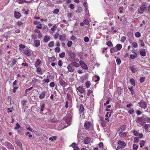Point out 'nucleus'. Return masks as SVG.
Returning a JSON list of instances; mask_svg holds the SVG:
<instances>
[{"label":"nucleus","mask_w":150,"mask_h":150,"mask_svg":"<svg viewBox=\"0 0 150 150\" xmlns=\"http://www.w3.org/2000/svg\"><path fill=\"white\" fill-rule=\"evenodd\" d=\"M76 90H78V91L81 93H83L84 91L85 90L81 87L79 86L76 88Z\"/></svg>","instance_id":"obj_17"},{"label":"nucleus","mask_w":150,"mask_h":150,"mask_svg":"<svg viewBox=\"0 0 150 150\" xmlns=\"http://www.w3.org/2000/svg\"><path fill=\"white\" fill-rule=\"evenodd\" d=\"M42 28V31L43 33H45L48 31V27L47 25H45Z\"/></svg>","instance_id":"obj_22"},{"label":"nucleus","mask_w":150,"mask_h":150,"mask_svg":"<svg viewBox=\"0 0 150 150\" xmlns=\"http://www.w3.org/2000/svg\"><path fill=\"white\" fill-rule=\"evenodd\" d=\"M127 135V133L125 132H120L119 133V136L120 137H125Z\"/></svg>","instance_id":"obj_24"},{"label":"nucleus","mask_w":150,"mask_h":150,"mask_svg":"<svg viewBox=\"0 0 150 150\" xmlns=\"http://www.w3.org/2000/svg\"><path fill=\"white\" fill-rule=\"evenodd\" d=\"M82 134H81V132L79 131L77 134V137L78 138H80Z\"/></svg>","instance_id":"obj_46"},{"label":"nucleus","mask_w":150,"mask_h":150,"mask_svg":"<svg viewBox=\"0 0 150 150\" xmlns=\"http://www.w3.org/2000/svg\"><path fill=\"white\" fill-rule=\"evenodd\" d=\"M111 116V114L108 112H107V114L105 115V116L106 117H110Z\"/></svg>","instance_id":"obj_59"},{"label":"nucleus","mask_w":150,"mask_h":150,"mask_svg":"<svg viewBox=\"0 0 150 150\" xmlns=\"http://www.w3.org/2000/svg\"><path fill=\"white\" fill-rule=\"evenodd\" d=\"M41 68L40 67H38L37 69V71L38 72V73L39 74H40V72L41 71Z\"/></svg>","instance_id":"obj_49"},{"label":"nucleus","mask_w":150,"mask_h":150,"mask_svg":"<svg viewBox=\"0 0 150 150\" xmlns=\"http://www.w3.org/2000/svg\"><path fill=\"white\" fill-rule=\"evenodd\" d=\"M59 83L62 86L65 87L67 85L66 83L62 79V77H59Z\"/></svg>","instance_id":"obj_5"},{"label":"nucleus","mask_w":150,"mask_h":150,"mask_svg":"<svg viewBox=\"0 0 150 150\" xmlns=\"http://www.w3.org/2000/svg\"><path fill=\"white\" fill-rule=\"evenodd\" d=\"M132 45L134 48H136L138 46V44L136 42H133L132 43Z\"/></svg>","instance_id":"obj_39"},{"label":"nucleus","mask_w":150,"mask_h":150,"mask_svg":"<svg viewBox=\"0 0 150 150\" xmlns=\"http://www.w3.org/2000/svg\"><path fill=\"white\" fill-rule=\"evenodd\" d=\"M91 139L88 137L85 138L83 140V142L85 144H88L90 142Z\"/></svg>","instance_id":"obj_11"},{"label":"nucleus","mask_w":150,"mask_h":150,"mask_svg":"<svg viewBox=\"0 0 150 150\" xmlns=\"http://www.w3.org/2000/svg\"><path fill=\"white\" fill-rule=\"evenodd\" d=\"M57 26L56 25H54L53 27L51 28V30L52 31H54L57 28Z\"/></svg>","instance_id":"obj_42"},{"label":"nucleus","mask_w":150,"mask_h":150,"mask_svg":"<svg viewBox=\"0 0 150 150\" xmlns=\"http://www.w3.org/2000/svg\"><path fill=\"white\" fill-rule=\"evenodd\" d=\"M59 10L58 8L55 9L53 12V13L54 14H57L59 12Z\"/></svg>","instance_id":"obj_43"},{"label":"nucleus","mask_w":150,"mask_h":150,"mask_svg":"<svg viewBox=\"0 0 150 150\" xmlns=\"http://www.w3.org/2000/svg\"><path fill=\"white\" fill-rule=\"evenodd\" d=\"M126 38L125 36H123L121 38V41L123 42L126 40Z\"/></svg>","instance_id":"obj_48"},{"label":"nucleus","mask_w":150,"mask_h":150,"mask_svg":"<svg viewBox=\"0 0 150 150\" xmlns=\"http://www.w3.org/2000/svg\"><path fill=\"white\" fill-rule=\"evenodd\" d=\"M57 138V137L56 136H53L50 137L49 139V140H51L52 141H53L54 140H56Z\"/></svg>","instance_id":"obj_34"},{"label":"nucleus","mask_w":150,"mask_h":150,"mask_svg":"<svg viewBox=\"0 0 150 150\" xmlns=\"http://www.w3.org/2000/svg\"><path fill=\"white\" fill-rule=\"evenodd\" d=\"M59 39L61 41H65L66 39V35H64L63 36L60 35H59Z\"/></svg>","instance_id":"obj_13"},{"label":"nucleus","mask_w":150,"mask_h":150,"mask_svg":"<svg viewBox=\"0 0 150 150\" xmlns=\"http://www.w3.org/2000/svg\"><path fill=\"white\" fill-rule=\"evenodd\" d=\"M145 141L144 140H141L139 144L140 147H142L144 144Z\"/></svg>","instance_id":"obj_30"},{"label":"nucleus","mask_w":150,"mask_h":150,"mask_svg":"<svg viewBox=\"0 0 150 150\" xmlns=\"http://www.w3.org/2000/svg\"><path fill=\"white\" fill-rule=\"evenodd\" d=\"M50 39V37L48 35H45L44 36L43 39V41L45 42H47L49 41Z\"/></svg>","instance_id":"obj_12"},{"label":"nucleus","mask_w":150,"mask_h":150,"mask_svg":"<svg viewBox=\"0 0 150 150\" xmlns=\"http://www.w3.org/2000/svg\"><path fill=\"white\" fill-rule=\"evenodd\" d=\"M34 32H35V33H36L38 34L40 33V31L39 30H38L37 29H35L34 30Z\"/></svg>","instance_id":"obj_63"},{"label":"nucleus","mask_w":150,"mask_h":150,"mask_svg":"<svg viewBox=\"0 0 150 150\" xmlns=\"http://www.w3.org/2000/svg\"><path fill=\"white\" fill-rule=\"evenodd\" d=\"M130 82L132 85L134 86L135 85V83L134 81V80L133 79H130Z\"/></svg>","instance_id":"obj_31"},{"label":"nucleus","mask_w":150,"mask_h":150,"mask_svg":"<svg viewBox=\"0 0 150 150\" xmlns=\"http://www.w3.org/2000/svg\"><path fill=\"white\" fill-rule=\"evenodd\" d=\"M95 77L97 79L95 81L96 82H97L99 80L100 78L98 76L95 75Z\"/></svg>","instance_id":"obj_58"},{"label":"nucleus","mask_w":150,"mask_h":150,"mask_svg":"<svg viewBox=\"0 0 150 150\" xmlns=\"http://www.w3.org/2000/svg\"><path fill=\"white\" fill-rule=\"evenodd\" d=\"M25 1V0H19L18 2L20 4H22Z\"/></svg>","instance_id":"obj_60"},{"label":"nucleus","mask_w":150,"mask_h":150,"mask_svg":"<svg viewBox=\"0 0 150 150\" xmlns=\"http://www.w3.org/2000/svg\"><path fill=\"white\" fill-rule=\"evenodd\" d=\"M140 106L142 108H146L147 107V104L144 101H141L139 103Z\"/></svg>","instance_id":"obj_7"},{"label":"nucleus","mask_w":150,"mask_h":150,"mask_svg":"<svg viewBox=\"0 0 150 150\" xmlns=\"http://www.w3.org/2000/svg\"><path fill=\"white\" fill-rule=\"evenodd\" d=\"M14 16L16 18H19L21 16V14L20 13L18 12L15 11L14 13Z\"/></svg>","instance_id":"obj_21"},{"label":"nucleus","mask_w":150,"mask_h":150,"mask_svg":"<svg viewBox=\"0 0 150 150\" xmlns=\"http://www.w3.org/2000/svg\"><path fill=\"white\" fill-rule=\"evenodd\" d=\"M72 42L71 41H68L67 44V45L68 47H71V46L72 45Z\"/></svg>","instance_id":"obj_40"},{"label":"nucleus","mask_w":150,"mask_h":150,"mask_svg":"<svg viewBox=\"0 0 150 150\" xmlns=\"http://www.w3.org/2000/svg\"><path fill=\"white\" fill-rule=\"evenodd\" d=\"M83 22L86 25H88L89 23L88 20L87 19H85L84 21Z\"/></svg>","instance_id":"obj_61"},{"label":"nucleus","mask_w":150,"mask_h":150,"mask_svg":"<svg viewBox=\"0 0 150 150\" xmlns=\"http://www.w3.org/2000/svg\"><path fill=\"white\" fill-rule=\"evenodd\" d=\"M45 92H42L41 94L40 95L39 98L41 99L43 98L45 96Z\"/></svg>","instance_id":"obj_26"},{"label":"nucleus","mask_w":150,"mask_h":150,"mask_svg":"<svg viewBox=\"0 0 150 150\" xmlns=\"http://www.w3.org/2000/svg\"><path fill=\"white\" fill-rule=\"evenodd\" d=\"M133 150H137L138 148V146L135 144H134L133 145Z\"/></svg>","instance_id":"obj_37"},{"label":"nucleus","mask_w":150,"mask_h":150,"mask_svg":"<svg viewBox=\"0 0 150 150\" xmlns=\"http://www.w3.org/2000/svg\"><path fill=\"white\" fill-rule=\"evenodd\" d=\"M79 109V114H81V113H83L84 111V108L83 105H81Z\"/></svg>","instance_id":"obj_19"},{"label":"nucleus","mask_w":150,"mask_h":150,"mask_svg":"<svg viewBox=\"0 0 150 150\" xmlns=\"http://www.w3.org/2000/svg\"><path fill=\"white\" fill-rule=\"evenodd\" d=\"M20 127V125L18 123H17L16 124V126L14 128V129L16 130L18 129Z\"/></svg>","instance_id":"obj_45"},{"label":"nucleus","mask_w":150,"mask_h":150,"mask_svg":"<svg viewBox=\"0 0 150 150\" xmlns=\"http://www.w3.org/2000/svg\"><path fill=\"white\" fill-rule=\"evenodd\" d=\"M55 83L54 82H51L50 84V87H53L54 86Z\"/></svg>","instance_id":"obj_56"},{"label":"nucleus","mask_w":150,"mask_h":150,"mask_svg":"<svg viewBox=\"0 0 150 150\" xmlns=\"http://www.w3.org/2000/svg\"><path fill=\"white\" fill-rule=\"evenodd\" d=\"M48 46L49 47H53L54 45V41H52L50 42L48 44Z\"/></svg>","instance_id":"obj_25"},{"label":"nucleus","mask_w":150,"mask_h":150,"mask_svg":"<svg viewBox=\"0 0 150 150\" xmlns=\"http://www.w3.org/2000/svg\"><path fill=\"white\" fill-rule=\"evenodd\" d=\"M58 64L60 67H61L62 65V62L61 60H59L58 61Z\"/></svg>","instance_id":"obj_52"},{"label":"nucleus","mask_w":150,"mask_h":150,"mask_svg":"<svg viewBox=\"0 0 150 150\" xmlns=\"http://www.w3.org/2000/svg\"><path fill=\"white\" fill-rule=\"evenodd\" d=\"M72 119V117L71 116H67L65 117L64 120H65V122L67 124V125H64L66 127H67L69 125L71 122Z\"/></svg>","instance_id":"obj_4"},{"label":"nucleus","mask_w":150,"mask_h":150,"mask_svg":"<svg viewBox=\"0 0 150 150\" xmlns=\"http://www.w3.org/2000/svg\"><path fill=\"white\" fill-rule=\"evenodd\" d=\"M136 122L141 126H143L145 123L143 118L141 117H137L135 120Z\"/></svg>","instance_id":"obj_3"},{"label":"nucleus","mask_w":150,"mask_h":150,"mask_svg":"<svg viewBox=\"0 0 150 150\" xmlns=\"http://www.w3.org/2000/svg\"><path fill=\"white\" fill-rule=\"evenodd\" d=\"M140 54L143 56H145L146 55V50L145 49H141L139 51Z\"/></svg>","instance_id":"obj_9"},{"label":"nucleus","mask_w":150,"mask_h":150,"mask_svg":"<svg viewBox=\"0 0 150 150\" xmlns=\"http://www.w3.org/2000/svg\"><path fill=\"white\" fill-rule=\"evenodd\" d=\"M65 55V53L64 52L60 53L59 54V57L61 58L64 57Z\"/></svg>","instance_id":"obj_38"},{"label":"nucleus","mask_w":150,"mask_h":150,"mask_svg":"<svg viewBox=\"0 0 150 150\" xmlns=\"http://www.w3.org/2000/svg\"><path fill=\"white\" fill-rule=\"evenodd\" d=\"M134 135L136 136H138L139 133L137 131H134L133 132Z\"/></svg>","instance_id":"obj_44"},{"label":"nucleus","mask_w":150,"mask_h":150,"mask_svg":"<svg viewBox=\"0 0 150 150\" xmlns=\"http://www.w3.org/2000/svg\"><path fill=\"white\" fill-rule=\"evenodd\" d=\"M136 57V56L135 55L131 54L130 56V58H131L132 59H134Z\"/></svg>","instance_id":"obj_62"},{"label":"nucleus","mask_w":150,"mask_h":150,"mask_svg":"<svg viewBox=\"0 0 150 150\" xmlns=\"http://www.w3.org/2000/svg\"><path fill=\"white\" fill-rule=\"evenodd\" d=\"M27 101L26 100H23L22 101V104L23 105H24L25 104V103H27Z\"/></svg>","instance_id":"obj_50"},{"label":"nucleus","mask_w":150,"mask_h":150,"mask_svg":"<svg viewBox=\"0 0 150 150\" xmlns=\"http://www.w3.org/2000/svg\"><path fill=\"white\" fill-rule=\"evenodd\" d=\"M91 125V123L88 122H86L84 124L85 128L87 130H88Z\"/></svg>","instance_id":"obj_8"},{"label":"nucleus","mask_w":150,"mask_h":150,"mask_svg":"<svg viewBox=\"0 0 150 150\" xmlns=\"http://www.w3.org/2000/svg\"><path fill=\"white\" fill-rule=\"evenodd\" d=\"M135 36L136 37L139 38L141 36L140 33L139 32H137L135 34Z\"/></svg>","instance_id":"obj_33"},{"label":"nucleus","mask_w":150,"mask_h":150,"mask_svg":"<svg viewBox=\"0 0 150 150\" xmlns=\"http://www.w3.org/2000/svg\"><path fill=\"white\" fill-rule=\"evenodd\" d=\"M76 39V38L74 36H71V39L73 41L75 40Z\"/></svg>","instance_id":"obj_64"},{"label":"nucleus","mask_w":150,"mask_h":150,"mask_svg":"<svg viewBox=\"0 0 150 150\" xmlns=\"http://www.w3.org/2000/svg\"><path fill=\"white\" fill-rule=\"evenodd\" d=\"M25 23V21H24V20H21V21H18L17 22L16 25L18 26H21L23 24V23Z\"/></svg>","instance_id":"obj_18"},{"label":"nucleus","mask_w":150,"mask_h":150,"mask_svg":"<svg viewBox=\"0 0 150 150\" xmlns=\"http://www.w3.org/2000/svg\"><path fill=\"white\" fill-rule=\"evenodd\" d=\"M80 66L79 64L76 62H72L68 65L67 68L68 71L70 72H73L75 71L74 67L78 68Z\"/></svg>","instance_id":"obj_1"},{"label":"nucleus","mask_w":150,"mask_h":150,"mask_svg":"<svg viewBox=\"0 0 150 150\" xmlns=\"http://www.w3.org/2000/svg\"><path fill=\"white\" fill-rule=\"evenodd\" d=\"M80 65H81L83 69H87L88 67L84 63L83 61L81 60L79 62Z\"/></svg>","instance_id":"obj_6"},{"label":"nucleus","mask_w":150,"mask_h":150,"mask_svg":"<svg viewBox=\"0 0 150 150\" xmlns=\"http://www.w3.org/2000/svg\"><path fill=\"white\" fill-rule=\"evenodd\" d=\"M116 61L117 64L118 65H120V64L121 61L119 58H117L116 59Z\"/></svg>","instance_id":"obj_36"},{"label":"nucleus","mask_w":150,"mask_h":150,"mask_svg":"<svg viewBox=\"0 0 150 150\" xmlns=\"http://www.w3.org/2000/svg\"><path fill=\"white\" fill-rule=\"evenodd\" d=\"M59 35L58 33H56L54 35V38L55 39H57L58 38V36Z\"/></svg>","instance_id":"obj_55"},{"label":"nucleus","mask_w":150,"mask_h":150,"mask_svg":"<svg viewBox=\"0 0 150 150\" xmlns=\"http://www.w3.org/2000/svg\"><path fill=\"white\" fill-rule=\"evenodd\" d=\"M41 63V60L39 59H38L37 61L36 62L35 65L36 67H37L39 66L40 64Z\"/></svg>","instance_id":"obj_23"},{"label":"nucleus","mask_w":150,"mask_h":150,"mask_svg":"<svg viewBox=\"0 0 150 150\" xmlns=\"http://www.w3.org/2000/svg\"><path fill=\"white\" fill-rule=\"evenodd\" d=\"M34 43L35 47H38L40 45V41L38 40H35L34 41Z\"/></svg>","instance_id":"obj_14"},{"label":"nucleus","mask_w":150,"mask_h":150,"mask_svg":"<svg viewBox=\"0 0 150 150\" xmlns=\"http://www.w3.org/2000/svg\"><path fill=\"white\" fill-rule=\"evenodd\" d=\"M84 40L85 42H87L89 41V39L88 37L86 36L84 37Z\"/></svg>","instance_id":"obj_41"},{"label":"nucleus","mask_w":150,"mask_h":150,"mask_svg":"<svg viewBox=\"0 0 150 150\" xmlns=\"http://www.w3.org/2000/svg\"><path fill=\"white\" fill-rule=\"evenodd\" d=\"M117 51L115 47H113L110 50V52L111 53L115 52Z\"/></svg>","instance_id":"obj_28"},{"label":"nucleus","mask_w":150,"mask_h":150,"mask_svg":"<svg viewBox=\"0 0 150 150\" xmlns=\"http://www.w3.org/2000/svg\"><path fill=\"white\" fill-rule=\"evenodd\" d=\"M50 81L49 80V79H43L42 80L43 83V84L45 83H48Z\"/></svg>","instance_id":"obj_35"},{"label":"nucleus","mask_w":150,"mask_h":150,"mask_svg":"<svg viewBox=\"0 0 150 150\" xmlns=\"http://www.w3.org/2000/svg\"><path fill=\"white\" fill-rule=\"evenodd\" d=\"M146 6L145 5H143L140 7V8L141 10L144 11L146 9Z\"/></svg>","instance_id":"obj_27"},{"label":"nucleus","mask_w":150,"mask_h":150,"mask_svg":"<svg viewBox=\"0 0 150 150\" xmlns=\"http://www.w3.org/2000/svg\"><path fill=\"white\" fill-rule=\"evenodd\" d=\"M145 78L144 77H141L140 79V81L141 83H142L144 81Z\"/></svg>","instance_id":"obj_47"},{"label":"nucleus","mask_w":150,"mask_h":150,"mask_svg":"<svg viewBox=\"0 0 150 150\" xmlns=\"http://www.w3.org/2000/svg\"><path fill=\"white\" fill-rule=\"evenodd\" d=\"M10 62H11V63L10 66L11 67H12L13 66L17 63L16 60L14 58H13L11 59Z\"/></svg>","instance_id":"obj_10"},{"label":"nucleus","mask_w":150,"mask_h":150,"mask_svg":"<svg viewBox=\"0 0 150 150\" xmlns=\"http://www.w3.org/2000/svg\"><path fill=\"white\" fill-rule=\"evenodd\" d=\"M122 47V45L120 44H117L115 47L117 51L120 50L121 49Z\"/></svg>","instance_id":"obj_20"},{"label":"nucleus","mask_w":150,"mask_h":150,"mask_svg":"<svg viewBox=\"0 0 150 150\" xmlns=\"http://www.w3.org/2000/svg\"><path fill=\"white\" fill-rule=\"evenodd\" d=\"M119 146L117 147V150H119L121 149H124L126 145V143L124 141H118Z\"/></svg>","instance_id":"obj_2"},{"label":"nucleus","mask_w":150,"mask_h":150,"mask_svg":"<svg viewBox=\"0 0 150 150\" xmlns=\"http://www.w3.org/2000/svg\"><path fill=\"white\" fill-rule=\"evenodd\" d=\"M36 27L38 29H41L42 28V24L41 23L39 25H37Z\"/></svg>","instance_id":"obj_53"},{"label":"nucleus","mask_w":150,"mask_h":150,"mask_svg":"<svg viewBox=\"0 0 150 150\" xmlns=\"http://www.w3.org/2000/svg\"><path fill=\"white\" fill-rule=\"evenodd\" d=\"M60 48L58 47H56L55 48V51L57 52H60Z\"/></svg>","instance_id":"obj_57"},{"label":"nucleus","mask_w":150,"mask_h":150,"mask_svg":"<svg viewBox=\"0 0 150 150\" xmlns=\"http://www.w3.org/2000/svg\"><path fill=\"white\" fill-rule=\"evenodd\" d=\"M90 85L91 84L89 82L87 81L86 83V86L87 88H89L90 87Z\"/></svg>","instance_id":"obj_54"},{"label":"nucleus","mask_w":150,"mask_h":150,"mask_svg":"<svg viewBox=\"0 0 150 150\" xmlns=\"http://www.w3.org/2000/svg\"><path fill=\"white\" fill-rule=\"evenodd\" d=\"M139 139L138 138L135 137L134 138V143H137L139 142Z\"/></svg>","instance_id":"obj_51"},{"label":"nucleus","mask_w":150,"mask_h":150,"mask_svg":"<svg viewBox=\"0 0 150 150\" xmlns=\"http://www.w3.org/2000/svg\"><path fill=\"white\" fill-rule=\"evenodd\" d=\"M24 52L25 54L28 56H30L31 54L30 50H25L24 51Z\"/></svg>","instance_id":"obj_16"},{"label":"nucleus","mask_w":150,"mask_h":150,"mask_svg":"<svg viewBox=\"0 0 150 150\" xmlns=\"http://www.w3.org/2000/svg\"><path fill=\"white\" fill-rule=\"evenodd\" d=\"M128 112L130 114H132L134 112V110L132 108H130L128 110Z\"/></svg>","instance_id":"obj_29"},{"label":"nucleus","mask_w":150,"mask_h":150,"mask_svg":"<svg viewBox=\"0 0 150 150\" xmlns=\"http://www.w3.org/2000/svg\"><path fill=\"white\" fill-rule=\"evenodd\" d=\"M70 146H71L74 150H79V147L76 145L75 143H73L71 145H70Z\"/></svg>","instance_id":"obj_15"},{"label":"nucleus","mask_w":150,"mask_h":150,"mask_svg":"<svg viewBox=\"0 0 150 150\" xmlns=\"http://www.w3.org/2000/svg\"><path fill=\"white\" fill-rule=\"evenodd\" d=\"M106 43V44L108 46L112 47V46H113L112 44L111 41H108V42H107Z\"/></svg>","instance_id":"obj_32"}]
</instances>
